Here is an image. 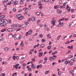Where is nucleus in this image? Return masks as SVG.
I'll return each instance as SVG.
<instances>
[{
    "label": "nucleus",
    "instance_id": "obj_53",
    "mask_svg": "<svg viewBox=\"0 0 76 76\" xmlns=\"http://www.w3.org/2000/svg\"><path fill=\"white\" fill-rule=\"evenodd\" d=\"M39 36L40 38H42V34H41L39 35Z\"/></svg>",
    "mask_w": 76,
    "mask_h": 76
},
{
    "label": "nucleus",
    "instance_id": "obj_7",
    "mask_svg": "<svg viewBox=\"0 0 76 76\" xmlns=\"http://www.w3.org/2000/svg\"><path fill=\"white\" fill-rule=\"evenodd\" d=\"M7 31L8 32H12V31H13V28H9L7 30Z\"/></svg>",
    "mask_w": 76,
    "mask_h": 76
},
{
    "label": "nucleus",
    "instance_id": "obj_63",
    "mask_svg": "<svg viewBox=\"0 0 76 76\" xmlns=\"http://www.w3.org/2000/svg\"><path fill=\"white\" fill-rule=\"evenodd\" d=\"M75 10H71V12L72 13V12H74Z\"/></svg>",
    "mask_w": 76,
    "mask_h": 76
},
{
    "label": "nucleus",
    "instance_id": "obj_35",
    "mask_svg": "<svg viewBox=\"0 0 76 76\" xmlns=\"http://www.w3.org/2000/svg\"><path fill=\"white\" fill-rule=\"evenodd\" d=\"M71 51L69 50L66 53V54H69V53H71Z\"/></svg>",
    "mask_w": 76,
    "mask_h": 76
},
{
    "label": "nucleus",
    "instance_id": "obj_16",
    "mask_svg": "<svg viewBox=\"0 0 76 76\" xmlns=\"http://www.w3.org/2000/svg\"><path fill=\"white\" fill-rule=\"evenodd\" d=\"M45 41H46V40H45V39H42V42H45Z\"/></svg>",
    "mask_w": 76,
    "mask_h": 76
},
{
    "label": "nucleus",
    "instance_id": "obj_42",
    "mask_svg": "<svg viewBox=\"0 0 76 76\" xmlns=\"http://www.w3.org/2000/svg\"><path fill=\"white\" fill-rule=\"evenodd\" d=\"M13 12H16V8H13Z\"/></svg>",
    "mask_w": 76,
    "mask_h": 76
},
{
    "label": "nucleus",
    "instance_id": "obj_6",
    "mask_svg": "<svg viewBox=\"0 0 76 76\" xmlns=\"http://www.w3.org/2000/svg\"><path fill=\"white\" fill-rule=\"evenodd\" d=\"M3 22H4V25H6V24H7V23H8V21H7V20L6 19H3Z\"/></svg>",
    "mask_w": 76,
    "mask_h": 76
},
{
    "label": "nucleus",
    "instance_id": "obj_56",
    "mask_svg": "<svg viewBox=\"0 0 76 76\" xmlns=\"http://www.w3.org/2000/svg\"><path fill=\"white\" fill-rule=\"evenodd\" d=\"M29 23V22H26L25 23V24H26V25H28Z\"/></svg>",
    "mask_w": 76,
    "mask_h": 76
},
{
    "label": "nucleus",
    "instance_id": "obj_38",
    "mask_svg": "<svg viewBox=\"0 0 76 76\" xmlns=\"http://www.w3.org/2000/svg\"><path fill=\"white\" fill-rule=\"evenodd\" d=\"M61 13V11L60 10L57 13H58V14H60Z\"/></svg>",
    "mask_w": 76,
    "mask_h": 76
},
{
    "label": "nucleus",
    "instance_id": "obj_3",
    "mask_svg": "<svg viewBox=\"0 0 76 76\" xmlns=\"http://www.w3.org/2000/svg\"><path fill=\"white\" fill-rule=\"evenodd\" d=\"M0 23H1V26H4V24L3 22V19L0 20Z\"/></svg>",
    "mask_w": 76,
    "mask_h": 76
},
{
    "label": "nucleus",
    "instance_id": "obj_31",
    "mask_svg": "<svg viewBox=\"0 0 76 76\" xmlns=\"http://www.w3.org/2000/svg\"><path fill=\"white\" fill-rule=\"evenodd\" d=\"M68 5H67L66 6V9H67V10L70 9V7H68Z\"/></svg>",
    "mask_w": 76,
    "mask_h": 76
},
{
    "label": "nucleus",
    "instance_id": "obj_22",
    "mask_svg": "<svg viewBox=\"0 0 76 76\" xmlns=\"http://www.w3.org/2000/svg\"><path fill=\"white\" fill-rule=\"evenodd\" d=\"M24 1H25V0H21L20 3V4H22V3H23V2Z\"/></svg>",
    "mask_w": 76,
    "mask_h": 76
},
{
    "label": "nucleus",
    "instance_id": "obj_18",
    "mask_svg": "<svg viewBox=\"0 0 76 76\" xmlns=\"http://www.w3.org/2000/svg\"><path fill=\"white\" fill-rule=\"evenodd\" d=\"M63 20H64V18H62V19H61L60 20H59L58 21V22H61L60 21H62Z\"/></svg>",
    "mask_w": 76,
    "mask_h": 76
},
{
    "label": "nucleus",
    "instance_id": "obj_27",
    "mask_svg": "<svg viewBox=\"0 0 76 76\" xmlns=\"http://www.w3.org/2000/svg\"><path fill=\"white\" fill-rule=\"evenodd\" d=\"M49 60H50V61H52V60H53V58L51 57H49Z\"/></svg>",
    "mask_w": 76,
    "mask_h": 76
},
{
    "label": "nucleus",
    "instance_id": "obj_19",
    "mask_svg": "<svg viewBox=\"0 0 76 76\" xmlns=\"http://www.w3.org/2000/svg\"><path fill=\"white\" fill-rule=\"evenodd\" d=\"M4 18V15H2L0 17V19H3V18Z\"/></svg>",
    "mask_w": 76,
    "mask_h": 76
},
{
    "label": "nucleus",
    "instance_id": "obj_59",
    "mask_svg": "<svg viewBox=\"0 0 76 76\" xmlns=\"http://www.w3.org/2000/svg\"><path fill=\"white\" fill-rule=\"evenodd\" d=\"M28 71H31V69L30 68H28Z\"/></svg>",
    "mask_w": 76,
    "mask_h": 76
},
{
    "label": "nucleus",
    "instance_id": "obj_13",
    "mask_svg": "<svg viewBox=\"0 0 76 76\" xmlns=\"http://www.w3.org/2000/svg\"><path fill=\"white\" fill-rule=\"evenodd\" d=\"M20 46L21 47H23V41H21V44H20Z\"/></svg>",
    "mask_w": 76,
    "mask_h": 76
},
{
    "label": "nucleus",
    "instance_id": "obj_15",
    "mask_svg": "<svg viewBox=\"0 0 76 76\" xmlns=\"http://www.w3.org/2000/svg\"><path fill=\"white\" fill-rule=\"evenodd\" d=\"M31 19L32 21H34V20H35V17H32L31 18Z\"/></svg>",
    "mask_w": 76,
    "mask_h": 76
},
{
    "label": "nucleus",
    "instance_id": "obj_51",
    "mask_svg": "<svg viewBox=\"0 0 76 76\" xmlns=\"http://www.w3.org/2000/svg\"><path fill=\"white\" fill-rule=\"evenodd\" d=\"M28 32H26V34H25L26 37H27V36H28Z\"/></svg>",
    "mask_w": 76,
    "mask_h": 76
},
{
    "label": "nucleus",
    "instance_id": "obj_57",
    "mask_svg": "<svg viewBox=\"0 0 76 76\" xmlns=\"http://www.w3.org/2000/svg\"><path fill=\"white\" fill-rule=\"evenodd\" d=\"M11 4V2H9L8 3V5H10Z\"/></svg>",
    "mask_w": 76,
    "mask_h": 76
},
{
    "label": "nucleus",
    "instance_id": "obj_52",
    "mask_svg": "<svg viewBox=\"0 0 76 76\" xmlns=\"http://www.w3.org/2000/svg\"><path fill=\"white\" fill-rule=\"evenodd\" d=\"M15 58L17 59V60H19V57H18V56H16Z\"/></svg>",
    "mask_w": 76,
    "mask_h": 76
},
{
    "label": "nucleus",
    "instance_id": "obj_11",
    "mask_svg": "<svg viewBox=\"0 0 76 76\" xmlns=\"http://www.w3.org/2000/svg\"><path fill=\"white\" fill-rule=\"evenodd\" d=\"M28 35H31L32 32V30H30L28 32Z\"/></svg>",
    "mask_w": 76,
    "mask_h": 76
},
{
    "label": "nucleus",
    "instance_id": "obj_8",
    "mask_svg": "<svg viewBox=\"0 0 76 76\" xmlns=\"http://www.w3.org/2000/svg\"><path fill=\"white\" fill-rule=\"evenodd\" d=\"M70 62V61H65L64 63L65 64H67Z\"/></svg>",
    "mask_w": 76,
    "mask_h": 76
},
{
    "label": "nucleus",
    "instance_id": "obj_29",
    "mask_svg": "<svg viewBox=\"0 0 76 76\" xmlns=\"http://www.w3.org/2000/svg\"><path fill=\"white\" fill-rule=\"evenodd\" d=\"M15 58H16V56H13L12 57V58L14 60H16V59H15Z\"/></svg>",
    "mask_w": 76,
    "mask_h": 76
},
{
    "label": "nucleus",
    "instance_id": "obj_43",
    "mask_svg": "<svg viewBox=\"0 0 76 76\" xmlns=\"http://www.w3.org/2000/svg\"><path fill=\"white\" fill-rule=\"evenodd\" d=\"M43 1H45V2H47L48 1V0H42Z\"/></svg>",
    "mask_w": 76,
    "mask_h": 76
},
{
    "label": "nucleus",
    "instance_id": "obj_61",
    "mask_svg": "<svg viewBox=\"0 0 76 76\" xmlns=\"http://www.w3.org/2000/svg\"><path fill=\"white\" fill-rule=\"evenodd\" d=\"M18 12H22V10L20 9L19 10Z\"/></svg>",
    "mask_w": 76,
    "mask_h": 76
},
{
    "label": "nucleus",
    "instance_id": "obj_46",
    "mask_svg": "<svg viewBox=\"0 0 76 76\" xmlns=\"http://www.w3.org/2000/svg\"><path fill=\"white\" fill-rule=\"evenodd\" d=\"M12 76H16V73H14L12 75Z\"/></svg>",
    "mask_w": 76,
    "mask_h": 76
},
{
    "label": "nucleus",
    "instance_id": "obj_47",
    "mask_svg": "<svg viewBox=\"0 0 76 76\" xmlns=\"http://www.w3.org/2000/svg\"><path fill=\"white\" fill-rule=\"evenodd\" d=\"M21 37H22V36H20L19 37H18V39H20V38H21Z\"/></svg>",
    "mask_w": 76,
    "mask_h": 76
},
{
    "label": "nucleus",
    "instance_id": "obj_14",
    "mask_svg": "<svg viewBox=\"0 0 76 76\" xmlns=\"http://www.w3.org/2000/svg\"><path fill=\"white\" fill-rule=\"evenodd\" d=\"M75 59L76 58H74L73 59L71 60V63H73V62L74 61V60H75Z\"/></svg>",
    "mask_w": 76,
    "mask_h": 76
},
{
    "label": "nucleus",
    "instance_id": "obj_39",
    "mask_svg": "<svg viewBox=\"0 0 76 76\" xmlns=\"http://www.w3.org/2000/svg\"><path fill=\"white\" fill-rule=\"evenodd\" d=\"M74 70H72L70 72V74H72V73L73 72Z\"/></svg>",
    "mask_w": 76,
    "mask_h": 76
},
{
    "label": "nucleus",
    "instance_id": "obj_25",
    "mask_svg": "<svg viewBox=\"0 0 76 76\" xmlns=\"http://www.w3.org/2000/svg\"><path fill=\"white\" fill-rule=\"evenodd\" d=\"M61 37V35H60L57 38V40H59V39H60V37Z\"/></svg>",
    "mask_w": 76,
    "mask_h": 76
},
{
    "label": "nucleus",
    "instance_id": "obj_60",
    "mask_svg": "<svg viewBox=\"0 0 76 76\" xmlns=\"http://www.w3.org/2000/svg\"><path fill=\"white\" fill-rule=\"evenodd\" d=\"M44 60H47V57H45L44 58Z\"/></svg>",
    "mask_w": 76,
    "mask_h": 76
},
{
    "label": "nucleus",
    "instance_id": "obj_5",
    "mask_svg": "<svg viewBox=\"0 0 76 76\" xmlns=\"http://www.w3.org/2000/svg\"><path fill=\"white\" fill-rule=\"evenodd\" d=\"M54 19V18H53V20L52 21V24H53V25H55V23H56V20Z\"/></svg>",
    "mask_w": 76,
    "mask_h": 76
},
{
    "label": "nucleus",
    "instance_id": "obj_62",
    "mask_svg": "<svg viewBox=\"0 0 76 76\" xmlns=\"http://www.w3.org/2000/svg\"><path fill=\"white\" fill-rule=\"evenodd\" d=\"M41 22V20H38L37 21V22L39 23V22Z\"/></svg>",
    "mask_w": 76,
    "mask_h": 76
},
{
    "label": "nucleus",
    "instance_id": "obj_41",
    "mask_svg": "<svg viewBox=\"0 0 76 76\" xmlns=\"http://www.w3.org/2000/svg\"><path fill=\"white\" fill-rule=\"evenodd\" d=\"M5 76V74L4 73H2L1 74V76Z\"/></svg>",
    "mask_w": 76,
    "mask_h": 76
},
{
    "label": "nucleus",
    "instance_id": "obj_55",
    "mask_svg": "<svg viewBox=\"0 0 76 76\" xmlns=\"http://www.w3.org/2000/svg\"><path fill=\"white\" fill-rule=\"evenodd\" d=\"M10 2L11 4H13V0H12Z\"/></svg>",
    "mask_w": 76,
    "mask_h": 76
},
{
    "label": "nucleus",
    "instance_id": "obj_10",
    "mask_svg": "<svg viewBox=\"0 0 76 76\" xmlns=\"http://www.w3.org/2000/svg\"><path fill=\"white\" fill-rule=\"evenodd\" d=\"M39 54V57H41V56H42V55H43V53L42 52L40 53H38Z\"/></svg>",
    "mask_w": 76,
    "mask_h": 76
},
{
    "label": "nucleus",
    "instance_id": "obj_24",
    "mask_svg": "<svg viewBox=\"0 0 76 76\" xmlns=\"http://www.w3.org/2000/svg\"><path fill=\"white\" fill-rule=\"evenodd\" d=\"M9 49V48H4V50H5V51H7V50H8Z\"/></svg>",
    "mask_w": 76,
    "mask_h": 76
},
{
    "label": "nucleus",
    "instance_id": "obj_32",
    "mask_svg": "<svg viewBox=\"0 0 76 76\" xmlns=\"http://www.w3.org/2000/svg\"><path fill=\"white\" fill-rule=\"evenodd\" d=\"M26 24H24L22 26V27L23 28H25V27H26Z\"/></svg>",
    "mask_w": 76,
    "mask_h": 76
},
{
    "label": "nucleus",
    "instance_id": "obj_44",
    "mask_svg": "<svg viewBox=\"0 0 76 76\" xmlns=\"http://www.w3.org/2000/svg\"><path fill=\"white\" fill-rule=\"evenodd\" d=\"M61 74V72H58V76H60Z\"/></svg>",
    "mask_w": 76,
    "mask_h": 76
},
{
    "label": "nucleus",
    "instance_id": "obj_64",
    "mask_svg": "<svg viewBox=\"0 0 76 76\" xmlns=\"http://www.w3.org/2000/svg\"><path fill=\"white\" fill-rule=\"evenodd\" d=\"M72 18H75V16H74V15H72Z\"/></svg>",
    "mask_w": 76,
    "mask_h": 76
},
{
    "label": "nucleus",
    "instance_id": "obj_48",
    "mask_svg": "<svg viewBox=\"0 0 76 76\" xmlns=\"http://www.w3.org/2000/svg\"><path fill=\"white\" fill-rule=\"evenodd\" d=\"M39 14H40V13H39V12H36L37 15H39Z\"/></svg>",
    "mask_w": 76,
    "mask_h": 76
},
{
    "label": "nucleus",
    "instance_id": "obj_23",
    "mask_svg": "<svg viewBox=\"0 0 76 76\" xmlns=\"http://www.w3.org/2000/svg\"><path fill=\"white\" fill-rule=\"evenodd\" d=\"M14 3L16 5V4H18V1H14Z\"/></svg>",
    "mask_w": 76,
    "mask_h": 76
},
{
    "label": "nucleus",
    "instance_id": "obj_17",
    "mask_svg": "<svg viewBox=\"0 0 76 76\" xmlns=\"http://www.w3.org/2000/svg\"><path fill=\"white\" fill-rule=\"evenodd\" d=\"M67 48H69V49H72V48H73V45H72L71 46H68L67 47Z\"/></svg>",
    "mask_w": 76,
    "mask_h": 76
},
{
    "label": "nucleus",
    "instance_id": "obj_1",
    "mask_svg": "<svg viewBox=\"0 0 76 76\" xmlns=\"http://www.w3.org/2000/svg\"><path fill=\"white\" fill-rule=\"evenodd\" d=\"M16 17L19 20L22 19L23 18V16H22V15L21 14H17L16 16Z\"/></svg>",
    "mask_w": 76,
    "mask_h": 76
},
{
    "label": "nucleus",
    "instance_id": "obj_4",
    "mask_svg": "<svg viewBox=\"0 0 76 76\" xmlns=\"http://www.w3.org/2000/svg\"><path fill=\"white\" fill-rule=\"evenodd\" d=\"M19 66V64H18L15 65H14L13 66V67L14 68H15L16 69H18V67Z\"/></svg>",
    "mask_w": 76,
    "mask_h": 76
},
{
    "label": "nucleus",
    "instance_id": "obj_30",
    "mask_svg": "<svg viewBox=\"0 0 76 76\" xmlns=\"http://www.w3.org/2000/svg\"><path fill=\"white\" fill-rule=\"evenodd\" d=\"M44 46H45V45H44V44H42V45H41V46L42 47L41 48H43V47H44Z\"/></svg>",
    "mask_w": 76,
    "mask_h": 76
},
{
    "label": "nucleus",
    "instance_id": "obj_58",
    "mask_svg": "<svg viewBox=\"0 0 76 76\" xmlns=\"http://www.w3.org/2000/svg\"><path fill=\"white\" fill-rule=\"evenodd\" d=\"M23 67H24V66H26V64H23Z\"/></svg>",
    "mask_w": 76,
    "mask_h": 76
},
{
    "label": "nucleus",
    "instance_id": "obj_20",
    "mask_svg": "<svg viewBox=\"0 0 76 76\" xmlns=\"http://www.w3.org/2000/svg\"><path fill=\"white\" fill-rule=\"evenodd\" d=\"M6 31V29H4L1 30V32H4Z\"/></svg>",
    "mask_w": 76,
    "mask_h": 76
},
{
    "label": "nucleus",
    "instance_id": "obj_49",
    "mask_svg": "<svg viewBox=\"0 0 76 76\" xmlns=\"http://www.w3.org/2000/svg\"><path fill=\"white\" fill-rule=\"evenodd\" d=\"M70 43V42H69V41H68L67 42H66V43H65V44H69Z\"/></svg>",
    "mask_w": 76,
    "mask_h": 76
},
{
    "label": "nucleus",
    "instance_id": "obj_2",
    "mask_svg": "<svg viewBox=\"0 0 76 76\" xmlns=\"http://www.w3.org/2000/svg\"><path fill=\"white\" fill-rule=\"evenodd\" d=\"M12 27H13V28L15 29L18 28V25L17 24H12L11 25Z\"/></svg>",
    "mask_w": 76,
    "mask_h": 76
},
{
    "label": "nucleus",
    "instance_id": "obj_40",
    "mask_svg": "<svg viewBox=\"0 0 76 76\" xmlns=\"http://www.w3.org/2000/svg\"><path fill=\"white\" fill-rule=\"evenodd\" d=\"M73 57V56L71 55V56H69L68 58H72V57Z\"/></svg>",
    "mask_w": 76,
    "mask_h": 76
},
{
    "label": "nucleus",
    "instance_id": "obj_12",
    "mask_svg": "<svg viewBox=\"0 0 76 76\" xmlns=\"http://www.w3.org/2000/svg\"><path fill=\"white\" fill-rule=\"evenodd\" d=\"M59 8V6L58 5H56L54 7V9H58Z\"/></svg>",
    "mask_w": 76,
    "mask_h": 76
},
{
    "label": "nucleus",
    "instance_id": "obj_33",
    "mask_svg": "<svg viewBox=\"0 0 76 76\" xmlns=\"http://www.w3.org/2000/svg\"><path fill=\"white\" fill-rule=\"evenodd\" d=\"M51 47L48 46L47 47V48L48 50H50V49H51Z\"/></svg>",
    "mask_w": 76,
    "mask_h": 76
},
{
    "label": "nucleus",
    "instance_id": "obj_36",
    "mask_svg": "<svg viewBox=\"0 0 76 76\" xmlns=\"http://www.w3.org/2000/svg\"><path fill=\"white\" fill-rule=\"evenodd\" d=\"M43 61V60H40L39 61V63H42V61Z\"/></svg>",
    "mask_w": 76,
    "mask_h": 76
},
{
    "label": "nucleus",
    "instance_id": "obj_50",
    "mask_svg": "<svg viewBox=\"0 0 76 76\" xmlns=\"http://www.w3.org/2000/svg\"><path fill=\"white\" fill-rule=\"evenodd\" d=\"M2 38L1 37H0V41H1L3 40Z\"/></svg>",
    "mask_w": 76,
    "mask_h": 76
},
{
    "label": "nucleus",
    "instance_id": "obj_9",
    "mask_svg": "<svg viewBox=\"0 0 76 76\" xmlns=\"http://www.w3.org/2000/svg\"><path fill=\"white\" fill-rule=\"evenodd\" d=\"M61 22H59V23L60 24H59L58 25V26L59 27H61V26H62L63 25V23H62L61 24Z\"/></svg>",
    "mask_w": 76,
    "mask_h": 76
},
{
    "label": "nucleus",
    "instance_id": "obj_37",
    "mask_svg": "<svg viewBox=\"0 0 76 76\" xmlns=\"http://www.w3.org/2000/svg\"><path fill=\"white\" fill-rule=\"evenodd\" d=\"M48 27H45V30H48Z\"/></svg>",
    "mask_w": 76,
    "mask_h": 76
},
{
    "label": "nucleus",
    "instance_id": "obj_21",
    "mask_svg": "<svg viewBox=\"0 0 76 76\" xmlns=\"http://www.w3.org/2000/svg\"><path fill=\"white\" fill-rule=\"evenodd\" d=\"M73 4L75 6H76V1H74Z\"/></svg>",
    "mask_w": 76,
    "mask_h": 76
},
{
    "label": "nucleus",
    "instance_id": "obj_54",
    "mask_svg": "<svg viewBox=\"0 0 76 76\" xmlns=\"http://www.w3.org/2000/svg\"><path fill=\"white\" fill-rule=\"evenodd\" d=\"M30 51H34V49H31V50H30Z\"/></svg>",
    "mask_w": 76,
    "mask_h": 76
},
{
    "label": "nucleus",
    "instance_id": "obj_28",
    "mask_svg": "<svg viewBox=\"0 0 76 76\" xmlns=\"http://www.w3.org/2000/svg\"><path fill=\"white\" fill-rule=\"evenodd\" d=\"M57 53V51H55L52 54V55H54V54H56Z\"/></svg>",
    "mask_w": 76,
    "mask_h": 76
},
{
    "label": "nucleus",
    "instance_id": "obj_45",
    "mask_svg": "<svg viewBox=\"0 0 76 76\" xmlns=\"http://www.w3.org/2000/svg\"><path fill=\"white\" fill-rule=\"evenodd\" d=\"M49 72V71H46L45 73V75H47V74H48V72Z\"/></svg>",
    "mask_w": 76,
    "mask_h": 76
},
{
    "label": "nucleus",
    "instance_id": "obj_26",
    "mask_svg": "<svg viewBox=\"0 0 76 76\" xmlns=\"http://www.w3.org/2000/svg\"><path fill=\"white\" fill-rule=\"evenodd\" d=\"M35 66H31V69H35Z\"/></svg>",
    "mask_w": 76,
    "mask_h": 76
},
{
    "label": "nucleus",
    "instance_id": "obj_34",
    "mask_svg": "<svg viewBox=\"0 0 76 76\" xmlns=\"http://www.w3.org/2000/svg\"><path fill=\"white\" fill-rule=\"evenodd\" d=\"M54 0H50V3H53L54 2Z\"/></svg>",
    "mask_w": 76,
    "mask_h": 76
}]
</instances>
